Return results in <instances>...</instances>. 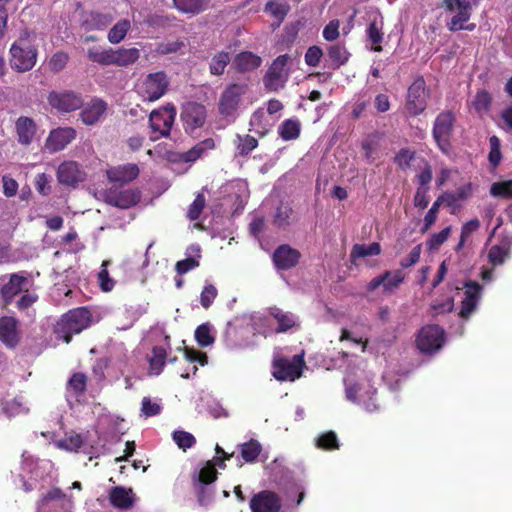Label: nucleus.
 <instances>
[{"label":"nucleus","mask_w":512,"mask_h":512,"mask_svg":"<svg viewBox=\"0 0 512 512\" xmlns=\"http://www.w3.org/2000/svg\"><path fill=\"white\" fill-rule=\"evenodd\" d=\"M71 499L59 488H53L43 494L37 502V512H70Z\"/></svg>","instance_id":"obj_8"},{"label":"nucleus","mask_w":512,"mask_h":512,"mask_svg":"<svg viewBox=\"0 0 512 512\" xmlns=\"http://www.w3.org/2000/svg\"><path fill=\"white\" fill-rule=\"evenodd\" d=\"M250 508L252 512H279L281 501L276 493L265 490L252 497Z\"/></svg>","instance_id":"obj_21"},{"label":"nucleus","mask_w":512,"mask_h":512,"mask_svg":"<svg viewBox=\"0 0 512 512\" xmlns=\"http://www.w3.org/2000/svg\"><path fill=\"white\" fill-rule=\"evenodd\" d=\"M261 63V58L249 51L241 52L235 58V65L241 72L254 70L258 68Z\"/></svg>","instance_id":"obj_34"},{"label":"nucleus","mask_w":512,"mask_h":512,"mask_svg":"<svg viewBox=\"0 0 512 512\" xmlns=\"http://www.w3.org/2000/svg\"><path fill=\"white\" fill-rule=\"evenodd\" d=\"M38 49L28 41L27 33L12 43L9 49V65L19 73L32 70L36 65Z\"/></svg>","instance_id":"obj_1"},{"label":"nucleus","mask_w":512,"mask_h":512,"mask_svg":"<svg viewBox=\"0 0 512 512\" xmlns=\"http://www.w3.org/2000/svg\"><path fill=\"white\" fill-rule=\"evenodd\" d=\"M173 440L183 450L191 448L196 443L195 437L186 431H174Z\"/></svg>","instance_id":"obj_52"},{"label":"nucleus","mask_w":512,"mask_h":512,"mask_svg":"<svg viewBox=\"0 0 512 512\" xmlns=\"http://www.w3.org/2000/svg\"><path fill=\"white\" fill-rule=\"evenodd\" d=\"M237 141V150L241 156L248 155L258 145L257 139L250 135H237Z\"/></svg>","instance_id":"obj_48"},{"label":"nucleus","mask_w":512,"mask_h":512,"mask_svg":"<svg viewBox=\"0 0 512 512\" xmlns=\"http://www.w3.org/2000/svg\"><path fill=\"white\" fill-rule=\"evenodd\" d=\"M315 445L319 449L335 450L339 448V441L335 432L328 431L315 438Z\"/></svg>","instance_id":"obj_46"},{"label":"nucleus","mask_w":512,"mask_h":512,"mask_svg":"<svg viewBox=\"0 0 512 512\" xmlns=\"http://www.w3.org/2000/svg\"><path fill=\"white\" fill-rule=\"evenodd\" d=\"M205 206V198L203 194H198L193 203L189 206L187 217L191 221H195L200 217V214Z\"/></svg>","instance_id":"obj_56"},{"label":"nucleus","mask_w":512,"mask_h":512,"mask_svg":"<svg viewBox=\"0 0 512 512\" xmlns=\"http://www.w3.org/2000/svg\"><path fill=\"white\" fill-rule=\"evenodd\" d=\"M91 322V313L85 307L70 310L64 314L55 326L57 338L69 343L74 334H79L86 329Z\"/></svg>","instance_id":"obj_2"},{"label":"nucleus","mask_w":512,"mask_h":512,"mask_svg":"<svg viewBox=\"0 0 512 512\" xmlns=\"http://www.w3.org/2000/svg\"><path fill=\"white\" fill-rule=\"evenodd\" d=\"M454 308V299L448 297L443 301H435L431 304L430 309L433 316L449 313Z\"/></svg>","instance_id":"obj_54"},{"label":"nucleus","mask_w":512,"mask_h":512,"mask_svg":"<svg viewBox=\"0 0 512 512\" xmlns=\"http://www.w3.org/2000/svg\"><path fill=\"white\" fill-rule=\"evenodd\" d=\"M291 214L292 209L288 205H280L276 210L274 222L278 226L287 225Z\"/></svg>","instance_id":"obj_63"},{"label":"nucleus","mask_w":512,"mask_h":512,"mask_svg":"<svg viewBox=\"0 0 512 512\" xmlns=\"http://www.w3.org/2000/svg\"><path fill=\"white\" fill-rule=\"evenodd\" d=\"M441 205V202L437 198L424 217V227L422 228L423 232H426L435 223Z\"/></svg>","instance_id":"obj_60"},{"label":"nucleus","mask_w":512,"mask_h":512,"mask_svg":"<svg viewBox=\"0 0 512 512\" xmlns=\"http://www.w3.org/2000/svg\"><path fill=\"white\" fill-rule=\"evenodd\" d=\"M181 119L185 131L192 133L205 123L206 108L199 103L188 102L182 108Z\"/></svg>","instance_id":"obj_15"},{"label":"nucleus","mask_w":512,"mask_h":512,"mask_svg":"<svg viewBox=\"0 0 512 512\" xmlns=\"http://www.w3.org/2000/svg\"><path fill=\"white\" fill-rule=\"evenodd\" d=\"M107 103L99 98L93 99L80 113V118L85 125L96 124L105 114Z\"/></svg>","instance_id":"obj_26"},{"label":"nucleus","mask_w":512,"mask_h":512,"mask_svg":"<svg viewBox=\"0 0 512 512\" xmlns=\"http://www.w3.org/2000/svg\"><path fill=\"white\" fill-rule=\"evenodd\" d=\"M174 7L181 13L197 15L208 9L210 0H172Z\"/></svg>","instance_id":"obj_30"},{"label":"nucleus","mask_w":512,"mask_h":512,"mask_svg":"<svg viewBox=\"0 0 512 512\" xmlns=\"http://www.w3.org/2000/svg\"><path fill=\"white\" fill-rule=\"evenodd\" d=\"M366 33L373 44H380L383 40L382 23L378 24L377 20L372 21Z\"/></svg>","instance_id":"obj_59"},{"label":"nucleus","mask_w":512,"mask_h":512,"mask_svg":"<svg viewBox=\"0 0 512 512\" xmlns=\"http://www.w3.org/2000/svg\"><path fill=\"white\" fill-rule=\"evenodd\" d=\"M381 252L380 244L377 242H374L370 245H364V244H355L352 247L351 250V258H363L367 256H376L379 255Z\"/></svg>","instance_id":"obj_42"},{"label":"nucleus","mask_w":512,"mask_h":512,"mask_svg":"<svg viewBox=\"0 0 512 512\" xmlns=\"http://www.w3.org/2000/svg\"><path fill=\"white\" fill-rule=\"evenodd\" d=\"M231 60L230 54L225 51L216 53L209 63V72L212 75L220 76L224 73L225 68Z\"/></svg>","instance_id":"obj_38"},{"label":"nucleus","mask_w":512,"mask_h":512,"mask_svg":"<svg viewBox=\"0 0 512 512\" xmlns=\"http://www.w3.org/2000/svg\"><path fill=\"white\" fill-rule=\"evenodd\" d=\"M48 102L53 108L61 112L75 111L83 105L81 95L74 91H52L48 95Z\"/></svg>","instance_id":"obj_16"},{"label":"nucleus","mask_w":512,"mask_h":512,"mask_svg":"<svg viewBox=\"0 0 512 512\" xmlns=\"http://www.w3.org/2000/svg\"><path fill=\"white\" fill-rule=\"evenodd\" d=\"M214 146V140L212 138H207L197 143L189 151L185 152L183 154V160L185 162H194L199 159L206 151L213 149Z\"/></svg>","instance_id":"obj_36"},{"label":"nucleus","mask_w":512,"mask_h":512,"mask_svg":"<svg viewBox=\"0 0 512 512\" xmlns=\"http://www.w3.org/2000/svg\"><path fill=\"white\" fill-rule=\"evenodd\" d=\"M349 53L343 45L334 44L327 48V60L329 67L336 69L348 61Z\"/></svg>","instance_id":"obj_33"},{"label":"nucleus","mask_w":512,"mask_h":512,"mask_svg":"<svg viewBox=\"0 0 512 512\" xmlns=\"http://www.w3.org/2000/svg\"><path fill=\"white\" fill-rule=\"evenodd\" d=\"M270 315L277 321V333H284L294 327L297 323V317L291 312H285L277 307L269 310Z\"/></svg>","instance_id":"obj_31"},{"label":"nucleus","mask_w":512,"mask_h":512,"mask_svg":"<svg viewBox=\"0 0 512 512\" xmlns=\"http://www.w3.org/2000/svg\"><path fill=\"white\" fill-rule=\"evenodd\" d=\"M490 194L494 197L512 198V180L493 183Z\"/></svg>","instance_id":"obj_49"},{"label":"nucleus","mask_w":512,"mask_h":512,"mask_svg":"<svg viewBox=\"0 0 512 512\" xmlns=\"http://www.w3.org/2000/svg\"><path fill=\"white\" fill-rule=\"evenodd\" d=\"M175 117L176 109L172 104L153 110L149 116V124L152 132H158L161 137L169 136Z\"/></svg>","instance_id":"obj_10"},{"label":"nucleus","mask_w":512,"mask_h":512,"mask_svg":"<svg viewBox=\"0 0 512 512\" xmlns=\"http://www.w3.org/2000/svg\"><path fill=\"white\" fill-rule=\"evenodd\" d=\"M18 136V142L21 145L28 146L32 143L36 134V124L32 118L21 116L15 123Z\"/></svg>","instance_id":"obj_28"},{"label":"nucleus","mask_w":512,"mask_h":512,"mask_svg":"<svg viewBox=\"0 0 512 512\" xmlns=\"http://www.w3.org/2000/svg\"><path fill=\"white\" fill-rule=\"evenodd\" d=\"M187 257L180 260L175 265V270L179 275L186 274L199 266V258L201 257V248L198 244L190 245L186 250Z\"/></svg>","instance_id":"obj_29"},{"label":"nucleus","mask_w":512,"mask_h":512,"mask_svg":"<svg viewBox=\"0 0 512 512\" xmlns=\"http://www.w3.org/2000/svg\"><path fill=\"white\" fill-rule=\"evenodd\" d=\"M303 365L304 361L300 355H295L292 359L276 360L273 376L279 381H294L301 376Z\"/></svg>","instance_id":"obj_13"},{"label":"nucleus","mask_w":512,"mask_h":512,"mask_svg":"<svg viewBox=\"0 0 512 512\" xmlns=\"http://www.w3.org/2000/svg\"><path fill=\"white\" fill-rule=\"evenodd\" d=\"M444 330L436 325L423 327L417 338V346L423 353H433L439 350L444 343Z\"/></svg>","instance_id":"obj_11"},{"label":"nucleus","mask_w":512,"mask_h":512,"mask_svg":"<svg viewBox=\"0 0 512 512\" xmlns=\"http://www.w3.org/2000/svg\"><path fill=\"white\" fill-rule=\"evenodd\" d=\"M130 28V22L128 20H121L117 22L108 32V40L112 44L120 43L126 36Z\"/></svg>","instance_id":"obj_45"},{"label":"nucleus","mask_w":512,"mask_h":512,"mask_svg":"<svg viewBox=\"0 0 512 512\" xmlns=\"http://www.w3.org/2000/svg\"><path fill=\"white\" fill-rule=\"evenodd\" d=\"M139 168L136 164H125L107 170V177L110 182L124 185L137 178Z\"/></svg>","instance_id":"obj_25"},{"label":"nucleus","mask_w":512,"mask_h":512,"mask_svg":"<svg viewBox=\"0 0 512 512\" xmlns=\"http://www.w3.org/2000/svg\"><path fill=\"white\" fill-rule=\"evenodd\" d=\"M428 92L422 77L417 78L408 88L407 109L410 114L416 116L426 109Z\"/></svg>","instance_id":"obj_14"},{"label":"nucleus","mask_w":512,"mask_h":512,"mask_svg":"<svg viewBox=\"0 0 512 512\" xmlns=\"http://www.w3.org/2000/svg\"><path fill=\"white\" fill-rule=\"evenodd\" d=\"M490 144V152L488 159L490 163L496 167L501 161V151H500V140L497 136H492L489 139Z\"/></svg>","instance_id":"obj_57"},{"label":"nucleus","mask_w":512,"mask_h":512,"mask_svg":"<svg viewBox=\"0 0 512 512\" xmlns=\"http://www.w3.org/2000/svg\"><path fill=\"white\" fill-rule=\"evenodd\" d=\"M85 178L86 173L75 161H65L58 167L57 180L62 185L74 187L83 182Z\"/></svg>","instance_id":"obj_19"},{"label":"nucleus","mask_w":512,"mask_h":512,"mask_svg":"<svg viewBox=\"0 0 512 512\" xmlns=\"http://www.w3.org/2000/svg\"><path fill=\"white\" fill-rule=\"evenodd\" d=\"M289 6L278 0H271L265 5V11L282 20L287 15Z\"/></svg>","instance_id":"obj_51"},{"label":"nucleus","mask_w":512,"mask_h":512,"mask_svg":"<svg viewBox=\"0 0 512 512\" xmlns=\"http://www.w3.org/2000/svg\"><path fill=\"white\" fill-rule=\"evenodd\" d=\"M323 51L318 46H311L305 54V62L308 66L315 67L319 64Z\"/></svg>","instance_id":"obj_62"},{"label":"nucleus","mask_w":512,"mask_h":512,"mask_svg":"<svg viewBox=\"0 0 512 512\" xmlns=\"http://www.w3.org/2000/svg\"><path fill=\"white\" fill-rule=\"evenodd\" d=\"M170 85L163 71L149 73L138 86V94L143 101L155 102L166 94Z\"/></svg>","instance_id":"obj_3"},{"label":"nucleus","mask_w":512,"mask_h":512,"mask_svg":"<svg viewBox=\"0 0 512 512\" xmlns=\"http://www.w3.org/2000/svg\"><path fill=\"white\" fill-rule=\"evenodd\" d=\"M116 49L108 48V49H100V48H90L88 50L87 56L88 58L99 65L109 66L115 65L116 58Z\"/></svg>","instance_id":"obj_32"},{"label":"nucleus","mask_w":512,"mask_h":512,"mask_svg":"<svg viewBox=\"0 0 512 512\" xmlns=\"http://www.w3.org/2000/svg\"><path fill=\"white\" fill-rule=\"evenodd\" d=\"M451 233V227H446L438 233L433 234L427 241L428 248L430 250H437L449 237Z\"/></svg>","instance_id":"obj_55"},{"label":"nucleus","mask_w":512,"mask_h":512,"mask_svg":"<svg viewBox=\"0 0 512 512\" xmlns=\"http://www.w3.org/2000/svg\"><path fill=\"white\" fill-rule=\"evenodd\" d=\"M465 292L459 316L465 320L477 309L481 300L483 287L475 281H467L464 284Z\"/></svg>","instance_id":"obj_17"},{"label":"nucleus","mask_w":512,"mask_h":512,"mask_svg":"<svg viewBox=\"0 0 512 512\" xmlns=\"http://www.w3.org/2000/svg\"><path fill=\"white\" fill-rule=\"evenodd\" d=\"M470 8H461L459 12L454 15L451 20L447 23V27L450 31H458L464 29V24L470 19Z\"/></svg>","instance_id":"obj_47"},{"label":"nucleus","mask_w":512,"mask_h":512,"mask_svg":"<svg viewBox=\"0 0 512 512\" xmlns=\"http://www.w3.org/2000/svg\"><path fill=\"white\" fill-rule=\"evenodd\" d=\"M512 247V236L503 235L500 244L493 245L488 251V260L492 266L504 264L506 259L510 258Z\"/></svg>","instance_id":"obj_23"},{"label":"nucleus","mask_w":512,"mask_h":512,"mask_svg":"<svg viewBox=\"0 0 512 512\" xmlns=\"http://www.w3.org/2000/svg\"><path fill=\"white\" fill-rule=\"evenodd\" d=\"M346 398L347 400L362 405L368 412L378 410V404L375 398L376 389L369 383H346Z\"/></svg>","instance_id":"obj_4"},{"label":"nucleus","mask_w":512,"mask_h":512,"mask_svg":"<svg viewBox=\"0 0 512 512\" xmlns=\"http://www.w3.org/2000/svg\"><path fill=\"white\" fill-rule=\"evenodd\" d=\"M300 133V123L298 120L287 119L279 127V135L284 140L296 139Z\"/></svg>","instance_id":"obj_44"},{"label":"nucleus","mask_w":512,"mask_h":512,"mask_svg":"<svg viewBox=\"0 0 512 512\" xmlns=\"http://www.w3.org/2000/svg\"><path fill=\"white\" fill-rule=\"evenodd\" d=\"M27 283L28 280L26 277L16 273L11 274L8 282L5 283L0 290V295L4 304H10L15 296L24 290Z\"/></svg>","instance_id":"obj_24"},{"label":"nucleus","mask_w":512,"mask_h":512,"mask_svg":"<svg viewBox=\"0 0 512 512\" xmlns=\"http://www.w3.org/2000/svg\"><path fill=\"white\" fill-rule=\"evenodd\" d=\"M115 56V66L124 67L135 63L140 57V51L137 48H119Z\"/></svg>","instance_id":"obj_37"},{"label":"nucleus","mask_w":512,"mask_h":512,"mask_svg":"<svg viewBox=\"0 0 512 512\" xmlns=\"http://www.w3.org/2000/svg\"><path fill=\"white\" fill-rule=\"evenodd\" d=\"M109 264V261H103L101 265V271L98 273V281L100 284L101 289L104 292H109L113 289L115 285V281L109 276L107 265Z\"/></svg>","instance_id":"obj_53"},{"label":"nucleus","mask_w":512,"mask_h":512,"mask_svg":"<svg viewBox=\"0 0 512 512\" xmlns=\"http://www.w3.org/2000/svg\"><path fill=\"white\" fill-rule=\"evenodd\" d=\"M217 296V289L212 284L205 285L200 295V303L203 308L208 309Z\"/></svg>","instance_id":"obj_58"},{"label":"nucleus","mask_w":512,"mask_h":512,"mask_svg":"<svg viewBox=\"0 0 512 512\" xmlns=\"http://www.w3.org/2000/svg\"><path fill=\"white\" fill-rule=\"evenodd\" d=\"M76 137V131L71 127H60L52 130L46 141L45 150L49 153H55L63 150Z\"/></svg>","instance_id":"obj_18"},{"label":"nucleus","mask_w":512,"mask_h":512,"mask_svg":"<svg viewBox=\"0 0 512 512\" xmlns=\"http://www.w3.org/2000/svg\"><path fill=\"white\" fill-rule=\"evenodd\" d=\"M212 327L209 323L199 325L195 330V340L201 347H207L214 343L215 337L212 335Z\"/></svg>","instance_id":"obj_43"},{"label":"nucleus","mask_w":512,"mask_h":512,"mask_svg":"<svg viewBox=\"0 0 512 512\" xmlns=\"http://www.w3.org/2000/svg\"><path fill=\"white\" fill-rule=\"evenodd\" d=\"M241 458L247 463H253L257 460L262 451V445L255 439L238 445Z\"/></svg>","instance_id":"obj_35"},{"label":"nucleus","mask_w":512,"mask_h":512,"mask_svg":"<svg viewBox=\"0 0 512 512\" xmlns=\"http://www.w3.org/2000/svg\"><path fill=\"white\" fill-rule=\"evenodd\" d=\"M217 479V471L211 464L202 467L194 480V487L200 505H208L212 502L215 489L211 484Z\"/></svg>","instance_id":"obj_5"},{"label":"nucleus","mask_w":512,"mask_h":512,"mask_svg":"<svg viewBox=\"0 0 512 512\" xmlns=\"http://www.w3.org/2000/svg\"><path fill=\"white\" fill-rule=\"evenodd\" d=\"M455 117L450 111L441 112L435 119L432 134L437 146L447 153L450 149V138L453 133Z\"/></svg>","instance_id":"obj_6"},{"label":"nucleus","mask_w":512,"mask_h":512,"mask_svg":"<svg viewBox=\"0 0 512 512\" xmlns=\"http://www.w3.org/2000/svg\"><path fill=\"white\" fill-rule=\"evenodd\" d=\"M35 187L41 195H48L51 192L50 177L45 173L38 174L35 179Z\"/></svg>","instance_id":"obj_64"},{"label":"nucleus","mask_w":512,"mask_h":512,"mask_svg":"<svg viewBox=\"0 0 512 512\" xmlns=\"http://www.w3.org/2000/svg\"><path fill=\"white\" fill-rule=\"evenodd\" d=\"M288 60H290V56L288 54H284L278 56L273 61L263 79L266 89L270 91H278L284 87L288 80V72L285 69Z\"/></svg>","instance_id":"obj_9"},{"label":"nucleus","mask_w":512,"mask_h":512,"mask_svg":"<svg viewBox=\"0 0 512 512\" xmlns=\"http://www.w3.org/2000/svg\"><path fill=\"white\" fill-rule=\"evenodd\" d=\"M19 322L12 316L0 318V341L7 348H15L20 342Z\"/></svg>","instance_id":"obj_20"},{"label":"nucleus","mask_w":512,"mask_h":512,"mask_svg":"<svg viewBox=\"0 0 512 512\" xmlns=\"http://www.w3.org/2000/svg\"><path fill=\"white\" fill-rule=\"evenodd\" d=\"M166 350L161 346L152 349V356L149 359L150 373L159 375L165 365Z\"/></svg>","instance_id":"obj_40"},{"label":"nucleus","mask_w":512,"mask_h":512,"mask_svg":"<svg viewBox=\"0 0 512 512\" xmlns=\"http://www.w3.org/2000/svg\"><path fill=\"white\" fill-rule=\"evenodd\" d=\"M246 92V86L242 84H231L221 94L219 99V113L234 120L242 96Z\"/></svg>","instance_id":"obj_7"},{"label":"nucleus","mask_w":512,"mask_h":512,"mask_svg":"<svg viewBox=\"0 0 512 512\" xmlns=\"http://www.w3.org/2000/svg\"><path fill=\"white\" fill-rule=\"evenodd\" d=\"M87 377L83 373H74L67 383V397L72 393L75 396L81 395L86 390Z\"/></svg>","instance_id":"obj_41"},{"label":"nucleus","mask_w":512,"mask_h":512,"mask_svg":"<svg viewBox=\"0 0 512 512\" xmlns=\"http://www.w3.org/2000/svg\"><path fill=\"white\" fill-rule=\"evenodd\" d=\"M104 198L106 203L120 209H128L139 203L141 192L135 188L120 190L117 187H111L105 191Z\"/></svg>","instance_id":"obj_12"},{"label":"nucleus","mask_w":512,"mask_h":512,"mask_svg":"<svg viewBox=\"0 0 512 512\" xmlns=\"http://www.w3.org/2000/svg\"><path fill=\"white\" fill-rule=\"evenodd\" d=\"M141 412L146 417L158 415L161 412V405L156 402H151L149 397H144L142 399Z\"/></svg>","instance_id":"obj_61"},{"label":"nucleus","mask_w":512,"mask_h":512,"mask_svg":"<svg viewBox=\"0 0 512 512\" xmlns=\"http://www.w3.org/2000/svg\"><path fill=\"white\" fill-rule=\"evenodd\" d=\"M299 258V251L286 244L279 246L273 253V262L281 270L294 267L299 262Z\"/></svg>","instance_id":"obj_22"},{"label":"nucleus","mask_w":512,"mask_h":512,"mask_svg":"<svg viewBox=\"0 0 512 512\" xmlns=\"http://www.w3.org/2000/svg\"><path fill=\"white\" fill-rule=\"evenodd\" d=\"M69 60V56L67 53L63 51H58L52 55L48 62V67L51 72L53 73H59L62 71L65 66L67 65Z\"/></svg>","instance_id":"obj_50"},{"label":"nucleus","mask_w":512,"mask_h":512,"mask_svg":"<svg viewBox=\"0 0 512 512\" xmlns=\"http://www.w3.org/2000/svg\"><path fill=\"white\" fill-rule=\"evenodd\" d=\"M84 440L80 434L70 433L66 434L63 439L55 442V445L68 452H76L82 447Z\"/></svg>","instance_id":"obj_39"},{"label":"nucleus","mask_w":512,"mask_h":512,"mask_svg":"<svg viewBox=\"0 0 512 512\" xmlns=\"http://www.w3.org/2000/svg\"><path fill=\"white\" fill-rule=\"evenodd\" d=\"M109 500L114 507L126 510L133 506L135 495L131 488L116 486L111 489Z\"/></svg>","instance_id":"obj_27"}]
</instances>
